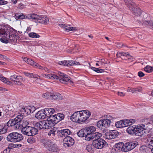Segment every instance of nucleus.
<instances>
[{
	"instance_id": "nucleus-5",
	"label": "nucleus",
	"mask_w": 153,
	"mask_h": 153,
	"mask_svg": "<svg viewBox=\"0 0 153 153\" xmlns=\"http://www.w3.org/2000/svg\"><path fill=\"white\" fill-rule=\"evenodd\" d=\"M7 140L12 142H19L23 140V137L22 134L17 132H13L8 134L7 138Z\"/></svg>"
},
{
	"instance_id": "nucleus-18",
	"label": "nucleus",
	"mask_w": 153,
	"mask_h": 153,
	"mask_svg": "<svg viewBox=\"0 0 153 153\" xmlns=\"http://www.w3.org/2000/svg\"><path fill=\"white\" fill-rule=\"evenodd\" d=\"M71 131L68 129H61L60 130H56V134L58 137H65L71 134Z\"/></svg>"
},
{
	"instance_id": "nucleus-56",
	"label": "nucleus",
	"mask_w": 153,
	"mask_h": 153,
	"mask_svg": "<svg viewBox=\"0 0 153 153\" xmlns=\"http://www.w3.org/2000/svg\"><path fill=\"white\" fill-rule=\"evenodd\" d=\"M7 132L6 130L4 128H0V134H3Z\"/></svg>"
},
{
	"instance_id": "nucleus-51",
	"label": "nucleus",
	"mask_w": 153,
	"mask_h": 153,
	"mask_svg": "<svg viewBox=\"0 0 153 153\" xmlns=\"http://www.w3.org/2000/svg\"><path fill=\"white\" fill-rule=\"evenodd\" d=\"M58 63L60 65L67 66V61H59Z\"/></svg>"
},
{
	"instance_id": "nucleus-42",
	"label": "nucleus",
	"mask_w": 153,
	"mask_h": 153,
	"mask_svg": "<svg viewBox=\"0 0 153 153\" xmlns=\"http://www.w3.org/2000/svg\"><path fill=\"white\" fill-rule=\"evenodd\" d=\"M91 69L97 73H101L104 71V70L103 69H99L93 67H91Z\"/></svg>"
},
{
	"instance_id": "nucleus-14",
	"label": "nucleus",
	"mask_w": 153,
	"mask_h": 153,
	"mask_svg": "<svg viewBox=\"0 0 153 153\" xmlns=\"http://www.w3.org/2000/svg\"><path fill=\"white\" fill-rule=\"evenodd\" d=\"M90 135H88L86 137V139H85V140L88 141L92 140L94 142V141L98 140L99 139H100V138L102 136V134L100 133L96 132L92 134L91 136Z\"/></svg>"
},
{
	"instance_id": "nucleus-32",
	"label": "nucleus",
	"mask_w": 153,
	"mask_h": 153,
	"mask_svg": "<svg viewBox=\"0 0 153 153\" xmlns=\"http://www.w3.org/2000/svg\"><path fill=\"white\" fill-rule=\"evenodd\" d=\"M86 131L85 128L82 129L77 132V135L80 137H85L86 135Z\"/></svg>"
},
{
	"instance_id": "nucleus-20",
	"label": "nucleus",
	"mask_w": 153,
	"mask_h": 153,
	"mask_svg": "<svg viewBox=\"0 0 153 153\" xmlns=\"http://www.w3.org/2000/svg\"><path fill=\"white\" fill-rule=\"evenodd\" d=\"M80 112L82 122L88 119L91 115L90 112L87 110L82 111Z\"/></svg>"
},
{
	"instance_id": "nucleus-19",
	"label": "nucleus",
	"mask_w": 153,
	"mask_h": 153,
	"mask_svg": "<svg viewBox=\"0 0 153 153\" xmlns=\"http://www.w3.org/2000/svg\"><path fill=\"white\" fill-rule=\"evenodd\" d=\"M134 149V143L129 142L123 144V151L126 152L130 151Z\"/></svg>"
},
{
	"instance_id": "nucleus-21",
	"label": "nucleus",
	"mask_w": 153,
	"mask_h": 153,
	"mask_svg": "<svg viewBox=\"0 0 153 153\" xmlns=\"http://www.w3.org/2000/svg\"><path fill=\"white\" fill-rule=\"evenodd\" d=\"M52 117L53 118L54 122L57 124L60 121L64 119V115L62 113H58L55 115H53Z\"/></svg>"
},
{
	"instance_id": "nucleus-24",
	"label": "nucleus",
	"mask_w": 153,
	"mask_h": 153,
	"mask_svg": "<svg viewBox=\"0 0 153 153\" xmlns=\"http://www.w3.org/2000/svg\"><path fill=\"white\" fill-rule=\"evenodd\" d=\"M85 130L86 131V135L85 137L86 139V137L89 135L91 136L92 134H94L96 131V128L94 126H91L87 127L85 128Z\"/></svg>"
},
{
	"instance_id": "nucleus-9",
	"label": "nucleus",
	"mask_w": 153,
	"mask_h": 153,
	"mask_svg": "<svg viewBox=\"0 0 153 153\" xmlns=\"http://www.w3.org/2000/svg\"><path fill=\"white\" fill-rule=\"evenodd\" d=\"M116 56L117 57H121L122 59L128 60L130 62L133 60V58L127 52H118Z\"/></svg>"
},
{
	"instance_id": "nucleus-23",
	"label": "nucleus",
	"mask_w": 153,
	"mask_h": 153,
	"mask_svg": "<svg viewBox=\"0 0 153 153\" xmlns=\"http://www.w3.org/2000/svg\"><path fill=\"white\" fill-rule=\"evenodd\" d=\"M147 141L149 145L151 146L150 147V149L153 153V135L148 134L147 135Z\"/></svg>"
},
{
	"instance_id": "nucleus-52",
	"label": "nucleus",
	"mask_w": 153,
	"mask_h": 153,
	"mask_svg": "<svg viewBox=\"0 0 153 153\" xmlns=\"http://www.w3.org/2000/svg\"><path fill=\"white\" fill-rule=\"evenodd\" d=\"M58 63L60 65L67 66V61H59Z\"/></svg>"
},
{
	"instance_id": "nucleus-15",
	"label": "nucleus",
	"mask_w": 153,
	"mask_h": 153,
	"mask_svg": "<svg viewBox=\"0 0 153 153\" xmlns=\"http://www.w3.org/2000/svg\"><path fill=\"white\" fill-rule=\"evenodd\" d=\"M70 118L74 122L80 123L82 122L80 111L75 112L71 116Z\"/></svg>"
},
{
	"instance_id": "nucleus-62",
	"label": "nucleus",
	"mask_w": 153,
	"mask_h": 153,
	"mask_svg": "<svg viewBox=\"0 0 153 153\" xmlns=\"http://www.w3.org/2000/svg\"><path fill=\"white\" fill-rule=\"evenodd\" d=\"M71 27L65 25L64 27V28L67 30H68V31H71Z\"/></svg>"
},
{
	"instance_id": "nucleus-30",
	"label": "nucleus",
	"mask_w": 153,
	"mask_h": 153,
	"mask_svg": "<svg viewBox=\"0 0 153 153\" xmlns=\"http://www.w3.org/2000/svg\"><path fill=\"white\" fill-rule=\"evenodd\" d=\"M50 96L51 97V98L54 100H62L63 98L62 95L59 93L51 94H50Z\"/></svg>"
},
{
	"instance_id": "nucleus-53",
	"label": "nucleus",
	"mask_w": 153,
	"mask_h": 153,
	"mask_svg": "<svg viewBox=\"0 0 153 153\" xmlns=\"http://www.w3.org/2000/svg\"><path fill=\"white\" fill-rule=\"evenodd\" d=\"M35 141L34 138L32 137H30L27 140V142L30 143H34Z\"/></svg>"
},
{
	"instance_id": "nucleus-47",
	"label": "nucleus",
	"mask_w": 153,
	"mask_h": 153,
	"mask_svg": "<svg viewBox=\"0 0 153 153\" xmlns=\"http://www.w3.org/2000/svg\"><path fill=\"white\" fill-rule=\"evenodd\" d=\"M27 63L34 67H35V66H37L36 65H37V63H36L33 60L30 59H29Z\"/></svg>"
},
{
	"instance_id": "nucleus-61",
	"label": "nucleus",
	"mask_w": 153,
	"mask_h": 153,
	"mask_svg": "<svg viewBox=\"0 0 153 153\" xmlns=\"http://www.w3.org/2000/svg\"><path fill=\"white\" fill-rule=\"evenodd\" d=\"M147 148V147L145 146H142L140 147V150L143 151L146 149Z\"/></svg>"
},
{
	"instance_id": "nucleus-64",
	"label": "nucleus",
	"mask_w": 153,
	"mask_h": 153,
	"mask_svg": "<svg viewBox=\"0 0 153 153\" xmlns=\"http://www.w3.org/2000/svg\"><path fill=\"white\" fill-rule=\"evenodd\" d=\"M117 93L119 95H120V96H123L125 95V94H124L123 92H118Z\"/></svg>"
},
{
	"instance_id": "nucleus-4",
	"label": "nucleus",
	"mask_w": 153,
	"mask_h": 153,
	"mask_svg": "<svg viewBox=\"0 0 153 153\" xmlns=\"http://www.w3.org/2000/svg\"><path fill=\"white\" fill-rule=\"evenodd\" d=\"M26 18L28 19L37 20L38 22L43 24H47L49 22V19L45 15L39 16L35 14L27 15Z\"/></svg>"
},
{
	"instance_id": "nucleus-31",
	"label": "nucleus",
	"mask_w": 153,
	"mask_h": 153,
	"mask_svg": "<svg viewBox=\"0 0 153 153\" xmlns=\"http://www.w3.org/2000/svg\"><path fill=\"white\" fill-rule=\"evenodd\" d=\"M97 60L96 61L98 62L100 65L101 66H104L105 67H106V65H107V64H110V62H109L108 63L103 58L102 59H97Z\"/></svg>"
},
{
	"instance_id": "nucleus-59",
	"label": "nucleus",
	"mask_w": 153,
	"mask_h": 153,
	"mask_svg": "<svg viewBox=\"0 0 153 153\" xmlns=\"http://www.w3.org/2000/svg\"><path fill=\"white\" fill-rule=\"evenodd\" d=\"M137 75L140 77H142L145 76V74L142 71H139L137 74Z\"/></svg>"
},
{
	"instance_id": "nucleus-28",
	"label": "nucleus",
	"mask_w": 153,
	"mask_h": 153,
	"mask_svg": "<svg viewBox=\"0 0 153 153\" xmlns=\"http://www.w3.org/2000/svg\"><path fill=\"white\" fill-rule=\"evenodd\" d=\"M9 29L7 28L6 27H3V28H0V36H1L4 38L5 35L8 33Z\"/></svg>"
},
{
	"instance_id": "nucleus-16",
	"label": "nucleus",
	"mask_w": 153,
	"mask_h": 153,
	"mask_svg": "<svg viewBox=\"0 0 153 153\" xmlns=\"http://www.w3.org/2000/svg\"><path fill=\"white\" fill-rule=\"evenodd\" d=\"M44 124H45V129L50 128L56 124V123L54 122L53 118L52 117H51V118H48V120H44Z\"/></svg>"
},
{
	"instance_id": "nucleus-25",
	"label": "nucleus",
	"mask_w": 153,
	"mask_h": 153,
	"mask_svg": "<svg viewBox=\"0 0 153 153\" xmlns=\"http://www.w3.org/2000/svg\"><path fill=\"white\" fill-rule=\"evenodd\" d=\"M44 121H41L36 123L35 125V128L37 130L45 129V126Z\"/></svg>"
},
{
	"instance_id": "nucleus-11",
	"label": "nucleus",
	"mask_w": 153,
	"mask_h": 153,
	"mask_svg": "<svg viewBox=\"0 0 153 153\" xmlns=\"http://www.w3.org/2000/svg\"><path fill=\"white\" fill-rule=\"evenodd\" d=\"M141 10L139 8H137L134 11V20L138 22L139 25H141L142 24L141 21L142 17H143V15L141 16Z\"/></svg>"
},
{
	"instance_id": "nucleus-29",
	"label": "nucleus",
	"mask_w": 153,
	"mask_h": 153,
	"mask_svg": "<svg viewBox=\"0 0 153 153\" xmlns=\"http://www.w3.org/2000/svg\"><path fill=\"white\" fill-rule=\"evenodd\" d=\"M11 30L9 29L8 33H7V35H5V38L6 39H9L10 41H12L15 38V36L14 35L10 32Z\"/></svg>"
},
{
	"instance_id": "nucleus-58",
	"label": "nucleus",
	"mask_w": 153,
	"mask_h": 153,
	"mask_svg": "<svg viewBox=\"0 0 153 153\" xmlns=\"http://www.w3.org/2000/svg\"><path fill=\"white\" fill-rule=\"evenodd\" d=\"M17 75H12V76H11L10 77V79L11 80H12L13 81H14V80H15V79H16V78H17Z\"/></svg>"
},
{
	"instance_id": "nucleus-40",
	"label": "nucleus",
	"mask_w": 153,
	"mask_h": 153,
	"mask_svg": "<svg viewBox=\"0 0 153 153\" xmlns=\"http://www.w3.org/2000/svg\"><path fill=\"white\" fill-rule=\"evenodd\" d=\"M27 109H28V114H29L31 113H33L36 110V108L33 106H30L27 107Z\"/></svg>"
},
{
	"instance_id": "nucleus-13",
	"label": "nucleus",
	"mask_w": 153,
	"mask_h": 153,
	"mask_svg": "<svg viewBox=\"0 0 153 153\" xmlns=\"http://www.w3.org/2000/svg\"><path fill=\"white\" fill-rule=\"evenodd\" d=\"M146 129L145 125L141 124L134 127V134L136 136H140L143 134V131Z\"/></svg>"
},
{
	"instance_id": "nucleus-10",
	"label": "nucleus",
	"mask_w": 153,
	"mask_h": 153,
	"mask_svg": "<svg viewBox=\"0 0 153 153\" xmlns=\"http://www.w3.org/2000/svg\"><path fill=\"white\" fill-rule=\"evenodd\" d=\"M118 134V132L116 130H109L105 133V137L108 139H111L115 138Z\"/></svg>"
},
{
	"instance_id": "nucleus-50",
	"label": "nucleus",
	"mask_w": 153,
	"mask_h": 153,
	"mask_svg": "<svg viewBox=\"0 0 153 153\" xmlns=\"http://www.w3.org/2000/svg\"><path fill=\"white\" fill-rule=\"evenodd\" d=\"M37 66H35V67L39 69L44 70L45 71H47L48 70L47 68H46L45 67H42L40 65H39L37 63Z\"/></svg>"
},
{
	"instance_id": "nucleus-34",
	"label": "nucleus",
	"mask_w": 153,
	"mask_h": 153,
	"mask_svg": "<svg viewBox=\"0 0 153 153\" xmlns=\"http://www.w3.org/2000/svg\"><path fill=\"white\" fill-rule=\"evenodd\" d=\"M56 128H51L48 133V135L52 138H54L56 134Z\"/></svg>"
},
{
	"instance_id": "nucleus-36",
	"label": "nucleus",
	"mask_w": 153,
	"mask_h": 153,
	"mask_svg": "<svg viewBox=\"0 0 153 153\" xmlns=\"http://www.w3.org/2000/svg\"><path fill=\"white\" fill-rule=\"evenodd\" d=\"M26 16L24 15L23 13L16 14L15 16V18L16 19H27L26 18V16Z\"/></svg>"
},
{
	"instance_id": "nucleus-26",
	"label": "nucleus",
	"mask_w": 153,
	"mask_h": 153,
	"mask_svg": "<svg viewBox=\"0 0 153 153\" xmlns=\"http://www.w3.org/2000/svg\"><path fill=\"white\" fill-rule=\"evenodd\" d=\"M45 113V112H44V110L43 111L40 110L37 112L35 115V117L38 119H44L46 117Z\"/></svg>"
},
{
	"instance_id": "nucleus-41",
	"label": "nucleus",
	"mask_w": 153,
	"mask_h": 153,
	"mask_svg": "<svg viewBox=\"0 0 153 153\" xmlns=\"http://www.w3.org/2000/svg\"><path fill=\"white\" fill-rule=\"evenodd\" d=\"M0 80L4 83H7L8 85H10L11 83V82L10 81H7V79L4 77L2 75H0Z\"/></svg>"
},
{
	"instance_id": "nucleus-46",
	"label": "nucleus",
	"mask_w": 153,
	"mask_h": 153,
	"mask_svg": "<svg viewBox=\"0 0 153 153\" xmlns=\"http://www.w3.org/2000/svg\"><path fill=\"white\" fill-rule=\"evenodd\" d=\"M29 36L31 38H39L40 36L39 34H37L36 33L34 32L30 33L28 34Z\"/></svg>"
},
{
	"instance_id": "nucleus-60",
	"label": "nucleus",
	"mask_w": 153,
	"mask_h": 153,
	"mask_svg": "<svg viewBox=\"0 0 153 153\" xmlns=\"http://www.w3.org/2000/svg\"><path fill=\"white\" fill-rule=\"evenodd\" d=\"M7 3V2L5 1L0 0V5L6 4Z\"/></svg>"
},
{
	"instance_id": "nucleus-8",
	"label": "nucleus",
	"mask_w": 153,
	"mask_h": 153,
	"mask_svg": "<svg viewBox=\"0 0 153 153\" xmlns=\"http://www.w3.org/2000/svg\"><path fill=\"white\" fill-rule=\"evenodd\" d=\"M111 119H104L99 121L97 123V126L98 128H107L110 126L111 122Z\"/></svg>"
},
{
	"instance_id": "nucleus-1",
	"label": "nucleus",
	"mask_w": 153,
	"mask_h": 153,
	"mask_svg": "<svg viewBox=\"0 0 153 153\" xmlns=\"http://www.w3.org/2000/svg\"><path fill=\"white\" fill-rule=\"evenodd\" d=\"M23 116L22 114L18 115L14 119L9 120L7 123V125L9 126H15L17 129H21V128L26 126L29 123L26 121L22 120L23 118Z\"/></svg>"
},
{
	"instance_id": "nucleus-39",
	"label": "nucleus",
	"mask_w": 153,
	"mask_h": 153,
	"mask_svg": "<svg viewBox=\"0 0 153 153\" xmlns=\"http://www.w3.org/2000/svg\"><path fill=\"white\" fill-rule=\"evenodd\" d=\"M21 114L28 115V109H27V107H23L21 108L19 111Z\"/></svg>"
},
{
	"instance_id": "nucleus-54",
	"label": "nucleus",
	"mask_w": 153,
	"mask_h": 153,
	"mask_svg": "<svg viewBox=\"0 0 153 153\" xmlns=\"http://www.w3.org/2000/svg\"><path fill=\"white\" fill-rule=\"evenodd\" d=\"M128 1L129 4H128L129 8L130 10L132 11H133L134 10L133 8V6L131 3V0H129V1Z\"/></svg>"
},
{
	"instance_id": "nucleus-6",
	"label": "nucleus",
	"mask_w": 153,
	"mask_h": 153,
	"mask_svg": "<svg viewBox=\"0 0 153 153\" xmlns=\"http://www.w3.org/2000/svg\"><path fill=\"white\" fill-rule=\"evenodd\" d=\"M143 17L141 19L142 24L143 25L148 27L152 30L153 28V20L151 19L149 15L146 13H143Z\"/></svg>"
},
{
	"instance_id": "nucleus-38",
	"label": "nucleus",
	"mask_w": 153,
	"mask_h": 153,
	"mask_svg": "<svg viewBox=\"0 0 153 153\" xmlns=\"http://www.w3.org/2000/svg\"><path fill=\"white\" fill-rule=\"evenodd\" d=\"M124 143L123 142H120L116 144L115 147L118 150H121L123 151Z\"/></svg>"
},
{
	"instance_id": "nucleus-43",
	"label": "nucleus",
	"mask_w": 153,
	"mask_h": 153,
	"mask_svg": "<svg viewBox=\"0 0 153 153\" xmlns=\"http://www.w3.org/2000/svg\"><path fill=\"white\" fill-rule=\"evenodd\" d=\"M144 70L147 72H151L153 71V66L151 67V66L147 65L144 68Z\"/></svg>"
},
{
	"instance_id": "nucleus-63",
	"label": "nucleus",
	"mask_w": 153,
	"mask_h": 153,
	"mask_svg": "<svg viewBox=\"0 0 153 153\" xmlns=\"http://www.w3.org/2000/svg\"><path fill=\"white\" fill-rule=\"evenodd\" d=\"M127 91L128 92H131L132 93H133V88H130V87H128L127 89Z\"/></svg>"
},
{
	"instance_id": "nucleus-44",
	"label": "nucleus",
	"mask_w": 153,
	"mask_h": 153,
	"mask_svg": "<svg viewBox=\"0 0 153 153\" xmlns=\"http://www.w3.org/2000/svg\"><path fill=\"white\" fill-rule=\"evenodd\" d=\"M22 79V77L19 76H17V77L14 81L16 82V84L20 85H23V84L20 82V81Z\"/></svg>"
},
{
	"instance_id": "nucleus-48",
	"label": "nucleus",
	"mask_w": 153,
	"mask_h": 153,
	"mask_svg": "<svg viewBox=\"0 0 153 153\" xmlns=\"http://www.w3.org/2000/svg\"><path fill=\"white\" fill-rule=\"evenodd\" d=\"M143 122L144 123V124H143V125H145V128H147L146 127H145L146 125H147L148 124H151V122L149 120V119H144L143 120Z\"/></svg>"
},
{
	"instance_id": "nucleus-49",
	"label": "nucleus",
	"mask_w": 153,
	"mask_h": 153,
	"mask_svg": "<svg viewBox=\"0 0 153 153\" xmlns=\"http://www.w3.org/2000/svg\"><path fill=\"white\" fill-rule=\"evenodd\" d=\"M122 121L120 120L117 121L115 123V126L118 128H123Z\"/></svg>"
},
{
	"instance_id": "nucleus-55",
	"label": "nucleus",
	"mask_w": 153,
	"mask_h": 153,
	"mask_svg": "<svg viewBox=\"0 0 153 153\" xmlns=\"http://www.w3.org/2000/svg\"><path fill=\"white\" fill-rule=\"evenodd\" d=\"M142 88L140 87H138L134 88V92L137 93L142 91Z\"/></svg>"
},
{
	"instance_id": "nucleus-12",
	"label": "nucleus",
	"mask_w": 153,
	"mask_h": 153,
	"mask_svg": "<svg viewBox=\"0 0 153 153\" xmlns=\"http://www.w3.org/2000/svg\"><path fill=\"white\" fill-rule=\"evenodd\" d=\"M106 142L103 139H99L93 142V146L97 149H101L105 145Z\"/></svg>"
},
{
	"instance_id": "nucleus-22",
	"label": "nucleus",
	"mask_w": 153,
	"mask_h": 153,
	"mask_svg": "<svg viewBox=\"0 0 153 153\" xmlns=\"http://www.w3.org/2000/svg\"><path fill=\"white\" fill-rule=\"evenodd\" d=\"M44 112H45V114L46 116L48 117L49 118H51V117L53 116L52 115L54 112L55 110L54 109L51 108H46L44 109Z\"/></svg>"
},
{
	"instance_id": "nucleus-7",
	"label": "nucleus",
	"mask_w": 153,
	"mask_h": 153,
	"mask_svg": "<svg viewBox=\"0 0 153 153\" xmlns=\"http://www.w3.org/2000/svg\"><path fill=\"white\" fill-rule=\"evenodd\" d=\"M21 131L23 134L29 136L34 135L37 134L38 132L35 127L30 126L22 128Z\"/></svg>"
},
{
	"instance_id": "nucleus-33",
	"label": "nucleus",
	"mask_w": 153,
	"mask_h": 153,
	"mask_svg": "<svg viewBox=\"0 0 153 153\" xmlns=\"http://www.w3.org/2000/svg\"><path fill=\"white\" fill-rule=\"evenodd\" d=\"M134 124L133 123H132V124H131L128 126L126 130L127 132L130 134L133 135L134 134Z\"/></svg>"
},
{
	"instance_id": "nucleus-45",
	"label": "nucleus",
	"mask_w": 153,
	"mask_h": 153,
	"mask_svg": "<svg viewBox=\"0 0 153 153\" xmlns=\"http://www.w3.org/2000/svg\"><path fill=\"white\" fill-rule=\"evenodd\" d=\"M93 147H94L93 145H88L86 146V149L88 152L92 153L94 151V148H93Z\"/></svg>"
},
{
	"instance_id": "nucleus-35",
	"label": "nucleus",
	"mask_w": 153,
	"mask_h": 153,
	"mask_svg": "<svg viewBox=\"0 0 153 153\" xmlns=\"http://www.w3.org/2000/svg\"><path fill=\"white\" fill-rule=\"evenodd\" d=\"M24 74L25 76H27L30 78H38L40 77V76L38 75L35 74L33 73L28 72H24Z\"/></svg>"
},
{
	"instance_id": "nucleus-3",
	"label": "nucleus",
	"mask_w": 153,
	"mask_h": 153,
	"mask_svg": "<svg viewBox=\"0 0 153 153\" xmlns=\"http://www.w3.org/2000/svg\"><path fill=\"white\" fill-rule=\"evenodd\" d=\"M41 142L43 144L45 148L53 153H58L59 151L58 147L51 140L43 139L41 140Z\"/></svg>"
},
{
	"instance_id": "nucleus-27",
	"label": "nucleus",
	"mask_w": 153,
	"mask_h": 153,
	"mask_svg": "<svg viewBox=\"0 0 153 153\" xmlns=\"http://www.w3.org/2000/svg\"><path fill=\"white\" fill-rule=\"evenodd\" d=\"M122 125L123 127L128 126L133 123L134 120L133 119H126L122 120Z\"/></svg>"
},
{
	"instance_id": "nucleus-17",
	"label": "nucleus",
	"mask_w": 153,
	"mask_h": 153,
	"mask_svg": "<svg viewBox=\"0 0 153 153\" xmlns=\"http://www.w3.org/2000/svg\"><path fill=\"white\" fill-rule=\"evenodd\" d=\"M74 143V140L70 137L67 136L63 140V144L65 147H68L72 146Z\"/></svg>"
},
{
	"instance_id": "nucleus-37",
	"label": "nucleus",
	"mask_w": 153,
	"mask_h": 153,
	"mask_svg": "<svg viewBox=\"0 0 153 153\" xmlns=\"http://www.w3.org/2000/svg\"><path fill=\"white\" fill-rule=\"evenodd\" d=\"M78 62H76L74 61H67V66L70 67L74 65H80Z\"/></svg>"
},
{
	"instance_id": "nucleus-57",
	"label": "nucleus",
	"mask_w": 153,
	"mask_h": 153,
	"mask_svg": "<svg viewBox=\"0 0 153 153\" xmlns=\"http://www.w3.org/2000/svg\"><path fill=\"white\" fill-rule=\"evenodd\" d=\"M25 6L26 5L22 3H21L18 5V7L19 9H23L24 8Z\"/></svg>"
},
{
	"instance_id": "nucleus-2",
	"label": "nucleus",
	"mask_w": 153,
	"mask_h": 153,
	"mask_svg": "<svg viewBox=\"0 0 153 153\" xmlns=\"http://www.w3.org/2000/svg\"><path fill=\"white\" fill-rule=\"evenodd\" d=\"M45 78L53 79H58L60 82L64 84H66L67 82H71L70 77L68 75L65 74L61 72H58V75L53 74L46 75Z\"/></svg>"
}]
</instances>
